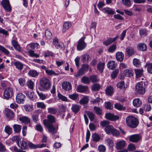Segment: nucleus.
Listing matches in <instances>:
<instances>
[{
	"instance_id": "b1692460",
	"label": "nucleus",
	"mask_w": 152,
	"mask_h": 152,
	"mask_svg": "<svg viewBox=\"0 0 152 152\" xmlns=\"http://www.w3.org/2000/svg\"><path fill=\"white\" fill-rule=\"evenodd\" d=\"M12 44L16 50L19 52H20L21 51L20 47L17 42L14 40H12Z\"/></svg>"
},
{
	"instance_id": "bf43d9fd",
	"label": "nucleus",
	"mask_w": 152,
	"mask_h": 152,
	"mask_svg": "<svg viewBox=\"0 0 152 152\" xmlns=\"http://www.w3.org/2000/svg\"><path fill=\"white\" fill-rule=\"evenodd\" d=\"M0 50L7 55L9 54V52L4 47L1 45H0Z\"/></svg>"
},
{
	"instance_id": "5701e85b",
	"label": "nucleus",
	"mask_w": 152,
	"mask_h": 152,
	"mask_svg": "<svg viewBox=\"0 0 152 152\" xmlns=\"http://www.w3.org/2000/svg\"><path fill=\"white\" fill-rule=\"evenodd\" d=\"M19 120L26 124H29L30 122V119L26 116H23L20 118Z\"/></svg>"
},
{
	"instance_id": "7c9ffc66",
	"label": "nucleus",
	"mask_w": 152,
	"mask_h": 152,
	"mask_svg": "<svg viewBox=\"0 0 152 152\" xmlns=\"http://www.w3.org/2000/svg\"><path fill=\"white\" fill-rule=\"evenodd\" d=\"M71 24L70 22H65L63 25V32H65L71 26Z\"/></svg>"
},
{
	"instance_id": "c85d7f7f",
	"label": "nucleus",
	"mask_w": 152,
	"mask_h": 152,
	"mask_svg": "<svg viewBox=\"0 0 152 152\" xmlns=\"http://www.w3.org/2000/svg\"><path fill=\"white\" fill-rule=\"evenodd\" d=\"M104 65V63L102 62H99L97 64V69L101 73H102V72Z\"/></svg>"
},
{
	"instance_id": "4be33fe9",
	"label": "nucleus",
	"mask_w": 152,
	"mask_h": 152,
	"mask_svg": "<svg viewBox=\"0 0 152 152\" xmlns=\"http://www.w3.org/2000/svg\"><path fill=\"white\" fill-rule=\"evenodd\" d=\"M25 96H16V100L17 102L19 104H23L24 102Z\"/></svg>"
},
{
	"instance_id": "1a4fd4ad",
	"label": "nucleus",
	"mask_w": 152,
	"mask_h": 152,
	"mask_svg": "<svg viewBox=\"0 0 152 152\" xmlns=\"http://www.w3.org/2000/svg\"><path fill=\"white\" fill-rule=\"evenodd\" d=\"M105 117L107 119L112 121H116L119 118L118 116L114 115L111 113L106 114L105 115Z\"/></svg>"
},
{
	"instance_id": "4d7b16f0",
	"label": "nucleus",
	"mask_w": 152,
	"mask_h": 152,
	"mask_svg": "<svg viewBox=\"0 0 152 152\" xmlns=\"http://www.w3.org/2000/svg\"><path fill=\"white\" fill-rule=\"evenodd\" d=\"M28 53H29L30 56L32 57L38 58L39 57V55L38 54H37L35 53L34 51L32 50H30L28 51Z\"/></svg>"
},
{
	"instance_id": "cd10ccee",
	"label": "nucleus",
	"mask_w": 152,
	"mask_h": 152,
	"mask_svg": "<svg viewBox=\"0 0 152 152\" xmlns=\"http://www.w3.org/2000/svg\"><path fill=\"white\" fill-rule=\"evenodd\" d=\"M102 10L109 15L113 14L115 13L114 11L112 9L108 7L103 8Z\"/></svg>"
},
{
	"instance_id": "ea45409f",
	"label": "nucleus",
	"mask_w": 152,
	"mask_h": 152,
	"mask_svg": "<svg viewBox=\"0 0 152 152\" xmlns=\"http://www.w3.org/2000/svg\"><path fill=\"white\" fill-rule=\"evenodd\" d=\"M145 66L147 67V70L148 72L152 74V63H147Z\"/></svg>"
},
{
	"instance_id": "f704fd0d",
	"label": "nucleus",
	"mask_w": 152,
	"mask_h": 152,
	"mask_svg": "<svg viewBox=\"0 0 152 152\" xmlns=\"http://www.w3.org/2000/svg\"><path fill=\"white\" fill-rule=\"evenodd\" d=\"M113 127L112 126L109 125V126L106 127L105 128V130L106 133L108 134H110L111 132L113 129Z\"/></svg>"
},
{
	"instance_id": "0e129e2a",
	"label": "nucleus",
	"mask_w": 152,
	"mask_h": 152,
	"mask_svg": "<svg viewBox=\"0 0 152 152\" xmlns=\"http://www.w3.org/2000/svg\"><path fill=\"white\" fill-rule=\"evenodd\" d=\"M94 109L96 113L98 115H101L102 114V110L101 108L99 107L95 106Z\"/></svg>"
},
{
	"instance_id": "69168bd1",
	"label": "nucleus",
	"mask_w": 152,
	"mask_h": 152,
	"mask_svg": "<svg viewBox=\"0 0 152 152\" xmlns=\"http://www.w3.org/2000/svg\"><path fill=\"white\" fill-rule=\"evenodd\" d=\"M135 149V147L134 144H131L128 147V150L129 151H132Z\"/></svg>"
},
{
	"instance_id": "603ef678",
	"label": "nucleus",
	"mask_w": 152,
	"mask_h": 152,
	"mask_svg": "<svg viewBox=\"0 0 152 152\" xmlns=\"http://www.w3.org/2000/svg\"><path fill=\"white\" fill-rule=\"evenodd\" d=\"M86 113L91 121H93L94 119V115L92 113L89 111H87L86 112Z\"/></svg>"
},
{
	"instance_id": "f03ea898",
	"label": "nucleus",
	"mask_w": 152,
	"mask_h": 152,
	"mask_svg": "<svg viewBox=\"0 0 152 152\" xmlns=\"http://www.w3.org/2000/svg\"><path fill=\"white\" fill-rule=\"evenodd\" d=\"M40 84L42 88L46 89L49 88L50 86V80L45 77H43L40 80Z\"/></svg>"
},
{
	"instance_id": "6e6552de",
	"label": "nucleus",
	"mask_w": 152,
	"mask_h": 152,
	"mask_svg": "<svg viewBox=\"0 0 152 152\" xmlns=\"http://www.w3.org/2000/svg\"><path fill=\"white\" fill-rule=\"evenodd\" d=\"M141 139V136L138 134L132 135L130 136L129 137V140L133 142H137Z\"/></svg>"
},
{
	"instance_id": "58836bf2",
	"label": "nucleus",
	"mask_w": 152,
	"mask_h": 152,
	"mask_svg": "<svg viewBox=\"0 0 152 152\" xmlns=\"http://www.w3.org/2000/svg\"><path fill=\"white\" fill-rule=\"evenodd\" d=\"M81 82L84 84H88L90 83L89 78L88 77L84 76L81 79Z\"/></svg>"
},
{
	"instance_id": "c756f323",
	"label": "nucleus",
	"mask_w": 152,
	"mask_h": 152,
	"mask_svg": "<svg viewBox=\"0 0 152 152\" xmlns=\"http://www.w3.org/2000/svg\"><path fill=\"white\" fill-rule=\"evenodd\" d=\"M92 140L94 142L99 141L101 138L100 136L96 133H93L92 135Z\"/></svg>"
},
{
	"instance_id": "2eb2a0df",
	"label": "nucleus",
	"mask_w": 152,
	"mask_h": 152,
	"mask_svg": "<svg viewBox=\"0 0 152 152\" xmlns=\"http://www.w3.org/2000/svg\"><path fill=\"white\" fill-rule=\"evenodd\" d=\"M28 145L30 148L33 149H35L37 148H42L46 147V144L44 143L35 145L34 144L31 142L28 143Z\"/></svg>"
},
{
	"instance_id": "e433bc0d",
	"label": "nucleus",
	"mask_w": 152,
	"mask_h": 152,
	"mask_svg": "<svg viewBox=\"0 0 152 152\" xmlns=\"http://www.w3.org/2000/svg\"><path fill=\"white\" fill-rule=\"evenodd\" d=\"M100 85L98 83H94L92 86V90L94 91H99L100 88Z\"/></svg>"
},
{
	"instance_id": "a19ab883",
	"label": "nucleus",
	"mask_w": 152,
	"mask_h": 152,
	"mask_svg": "<svg viewBox=\"0 0 152 152\" xmlns=\"http://www.w3.org/2000/svg\"><path fill=\"white\" fill-rule=\"evenodd\" d=\"M13 127L15 132L18 133L20 131L21 127L20 125L18 124H14L13 125Z\"/></svg>"
},
{
	"instance_id": "6ab92c4d",
	"label": "nucleus",
	"mask_w": 152,
	"mask_h": 152,
	"mask_svg": "<svg viewBox=\"0 0 152 152\" xmlns=\"http://www.w3.org/2000/svg\"><path fill=\"white\" fill-rule=\"evenodd\" d=\"M126 51L127 55L129 56H132L134 53V50L132 47H127L126 49Z\"/></svg>"
},
{
	"instance_id": "6e6d98bb",
	"label": "nucleus",
	"mask_w": 152,
	"mask_h": 152,
	"mask_svg": "<svg viewBox=\"0 0 152 152\" xmlns=\"http://www.w3.org/2000/svg\"><path fill=\"white\" fill-rule=\"evenodd\" d=\"M117 87L120 89H125L124 83V81H121L118 83L117 85Z\"/></svg>"
},
{
	"instance_id": "423d86ee",
	"label": "nucleus",
	"mask_w": 152,
	"mask_h": 152,
	"mask_svg": "<svg viewBox=\"0 0 152 152\" xmlns=\"http://www.w3.org/2000/svg\"><path fill=\"white\" fill-rule=\"evenodd\" d=\"M53 43L57 49H64V45L62 42H58V39L55 38L53 39Z\"/></svg>"
},
{
	"instance_id": "680f3d73",
	"label": "nucleus",
	"mask_w": 152,
	"mask_h": 152,
	"mask_svg": "<svg viewBox=\"0 0 152 152\" xmlns=\"http://www.w3.org/2000/svg\"><path fill=\"white\" fill-rule=\"evenodd\" d=\"M98 149L100 152H104L106 151V148L104 145H100L98 147Z\"/></svg>"
},
{
	"instance_id": "72a5a7b5",
	"label": "nucleus",
	"mask_w": 152,
	"mask_h": 152,
	"mask_svg": "<svg viewBox=\"0 0 152 152\" xmlns=\"http://www.w3.org/2000/svg\"><path fill=\"white\" fill-rule=\"evenodd\" d=\"M13 90L10 88H8L4 91V95H12L13 94Z\"/></svg>"
},
{
	"instance_id": "412c9836",
	"label": "nucleus",
	"mask_w": 152,
	"mask_h": 152,
	"mask_svg": "<svg viewBox=\"0 0 152 152\" xmlns=\"http://www.w3.org/2000/svg\"><path fill=\"white\" fill-rule=\"evenodd\" d=\"M126 145L125 142L124 141H121L118 142L116 145V148L117 149H120L124 148Z\"/></svg>"
},
{
	"instance_id": "f257e3e1",
	"label": "nucleus",
	"mask_w": 152,
	"mask_h": 152,
	"mask_svg": "<svg viewBox=\"0 0 152 152\" xmlns=\"http://www.w3.org/2000/svg\"><path fill=\"white\" fill-rule=\"evenodd\" d=\"M126 123L129 127L131 128H135L138 125L139 121L136 117L129 116L126 118Z\"/></svg>"
},
{
	"instance_id": "49530a36",
	"label": "nucleus",
	"mask_w": 152,
	"mask_h": 152,
	"mask_svg": "<svg viewBox=\"0 0 152 152\" xmlns=\"http://www.w3.org/2000/svg\"><path fill=\"white\" fill-rule=\"evenodd\" d=\"M124 74L126 77H130L132 75V71L131 70L126 69L124 72Z\"/></svg>"
},
{
	"instance_id": "39448f33",
	"label": "nucleus",
	"mask_w": 152,
	"mask_h": 152,
	"mask_svg": "<svg viewBox=\"0 0 152 152\" xmlns=\"http://www.w3.org/2000/svg\"><path fill=\"white\" fill-rule=\"evenodd\" d=\"M85 37H82L79 41L77 45V49L78 50L80 51L85 49L86 46L87 44L85 42Z\"/></svg>"
},
{
	"instance_id": "dca6fc26",
	"label": "nucleus",
	"mask_w": 152,
	"mask_h": 152,
	"mask_svg": "<svg viewBox=\"0 0 152 152\" xmlns=\"http://www.w3.org/2000/svg\"><path fill=\"white\" fill-rule=\"evenodd\" d=\"M116 58L117 60L120 62L123 60L124 55L121 52H118L116 53Z\"/></svg>"
},
{
	"instance_id": "de8ad7c7",
	"label": "nucleus",
	"mask_w": 152,
	"mask_h": 152,
	"mask_svg": "<svg viewBox=\"0 0 152 152\" xmlns=\"http://www.w3.org/2000/svg\"><path fill=\"white\" fill-rule=\"evenodd\" d=\"M116 49V45L113 44L108 49L107 51L110 53H113L115 50Z\"/></svg>"
},
{
	"instance_id": "0eeeda50",
	"label": "nucleus",
	"mask_w": 152,
	"mask_h": 152,
	"mask_svg": "<svg viewBox=\"0 0 152 152\" xmlns=\"http://www.w3.org/2000/svg\"><path fill=\"white\" fill-rule=\"evenodd\" d=\"M2 6L7 11H10L11 10V6L8 0H3L1 2Z\"/></svg>"
},
{
	"instance_id": "052dcab7",
	"label": "nucleus",
	"mask_w": 152,
	"mask_h": 152,
	"mask_svg": "<svg viewBox=\"0 0 152 152\" xmlns=\"http://www.w3.org/2000/svg\"><path fill=\"white\" fill-rule=\"evenodd\" d=\"M111 134H112L114 136H117L119 135L120 133L118 130L115 129H113L111 132Z\"/></svg>"
},
{
	"instance_id": "3c124183",
	"label": "nucleus",
	"mask_w": 152,
	"mask_h": 152,
	"mask_svg": "<svg viewBox=\"0 0 152 152\" xmlns=\"http://www.w3.org/2000/svg\"><path fill=\"white\" fill-rule=\"evenodd\" d=\"M115 107L119 110H125V108L119 103H116L114 105Z\"/></svg>"
},
{
	"instance_id": "393cba45",
	"label": "nucleus",
	"mask_w": 152,
	"mask_h": 152,
	"mask_svg": "<svg viewBox=\"0 0 152 152\" xmlns=\"http://www.w3.org/2000/svg\"><path fill=\"white\" fill-rule=\"evenodd\" d=\"M105 91L107 94L112 95L113 94V88L112 86H110L107 87Z\"/></svg>"
},
{
	"instance_id": "ddd939ff",
	"label": "nucleus",
	"mask_w": 152,
	"mask_h": 152,
	"mask_svg": "<svg viewBox=\"0 0 152 152\" xmlns=\"http://www.w3.org/2000/svg\"><path fill=\"white\" fill-rule=\"evenodd\" d=\"M5 114L6 116L10 118H13L14 117V113L11 110L8 108H6L5 110Z\"/></svg>"
},
{
	"instance_id": "4c0bfd02",
	"label": "nucleus",
	"mask_w": 152,
	"mask_h": 152,
	"mask_svg": "<svg viewBox=\"0 0 152 152\" xmlns=\"http://www.w3.org/2000/svg\"><path fill=\"white\" fill-rule=\"evenodd\" d=\"M135 71L137 77H140L143 75L142 69H136L135 70Z\"/></svg>"
},
{
	"instance_id": "338daca9",
	"label": "nucleus",
	"mask_w": 152,
	"mask_h": 152,
	"mask_svg": "<svg viewBox=\"0 0 152 152\" xmlns=\"http://www.w3.org/2000/svg\"><path fill=\"white\" fill-rule=\"evenodd\" d=\"M118 72L119 70L117 69H116L114 71L111 75L112 77L113 78H115L118 74Z\"/></svg>"
},
{
	"instance_id": "37998d69",
	"label": "nucleus",
	"mask_w": 152,
	"mask_h": 152,
	"mask_svg": "<svg viewBox=\"0 0 152 152\" xmlns=\"http://www.w3.org/2000/svg\"><path fill=\"white\" fill-rule=\"evenodd\" d=\"M90 81L92 83L96 82L99 81L96 75H93L90 76L89 77Z\"/></svg>"
},
{
	"instance_id": "f3484780",
	"label": "nucleus",
	"mask_w": 152,
	"mask_h": 152,
	"mask_svg": "<svg viewBox=\"0 0 152 152\" xmlns=\"http://www.w3.org/2000/svg\"><path fill=\"white\" fill-rule=\"evenodd\" d=\"M117 65V64L115 61H111L108 62L107 64L108 68L110 69L113 70L115 69Z\"/></svg>"
},
{
	"instance_id": "aec40b11",
	"label": "nucleus",
	"mask_w": 152,
	"mask_h": 152,
	"mask_svg": "<svg viewBox=\"0 0 152 152\" xmlns=\"http://www.w3.org/2000/svg\"><path fill=\"white\" fill-rule=\"evenodd\" d=\"M47 118L48 119V120L45 119L43 120V123L44 124V121L45 120L47 121L48 124H52L55 121V117L51 115H48Z\"/></svg>"
},
{
	"instance_id": "c9c22d12",
	"label": "nucleus",
	"mask_w": 152,
	"mask_h": 152,
	"mask_svg": "<svg viewBox=\"0 0 152 152\" xmlns=\"http://www.w3.org/2000/svg\"><path fill=\"white\" fill-rule=\"evenodd\" d=\"M24 107L25 110L27 112H31L33 110V105H25Z\"/></svg>"
},
{
	"instance_id": "a18cd8bd",
	"label": "nucleus",
	"mask_w": 152,
	"mask_h": 152,
	"mask_svg": "<svg viewBox=\"0 0 152 152\" xmlns=\"http://www.w3.org/2000/svg\"><path fill=\"white\" fill-rule=\"evenodd\" d=\"M88 97L86 96L84 97L82 99H81L79 101V103L80 104H85L88 103Z\"/></svg>"
},
{
	"instance_id": "473e14b6",
	"label": "nucleus",
	"mask_w": 152,
	"mask_h": 152,
	"mask_svg": "<svg viewBox=\"0 0 152 152\" xmlns=\"http://www.w3.org/2000/svg\"><path fill=\"white\" fill-rule=\"evenodd\" d=\"M133 103L134 106L139 107L141 104V102L140 100L139 99H135L133 100Z\"/></svg>"
},
{
	"instance_id": "e2e57ef3",
	"label": "nucleus",
	"mask_w": 152,
	"mask_h": 152,
	"mask_svg": "<svg viewBox=\"0 0 152 152\" xmlns=\"http://www.w3.org/2000/svg\"><path fill=\"white\" fill-rule=\"evenodd\" d=\"M48 112L52 114H55L57 112V110L53 107H50L48 109Z\"/></svg>"
},
{
	"instance_id": "13d9d810",
	"label": "nucleus",
	"mask_w": 152,
	"mask_h": 152,
	"mask_svg": "<svg viewBox=\"0 0 152 152\" xmlns=\"http://www.w3.org/2000/svg\"><path fill=\"white\" fill-rule=\"evenodd\" d=\"M110 122L107 121H103L101 122L100 123L101 125L103 127H107V126H109L110 124Z\"/></svg>"
},
{
	"instance_id": "2f4dec72",
	"label": "nucleus",
	"mask_w": 152,
	"mask_h": 152,
	"mask_svg": "<svg viewBox=\"0 0 152 152\" xmlns=\"http://www.w3.org/2000/svg\"><path fill=\"white\" fill-rule=\"evenodd\" d=\"M80 106L77 104H72V111L75 113H77L79 110Z\"/></svg>"
},
{
	"instance_id": "7ed1b4c3",
	"label": "nucleus",
	"mask_w": 152,
	"mask_h": 152,
	"mask_svg": "<svg viewBox=\"0 0 152 152\" xmlns=\"http://www.w3.org/2000/svg\"><path fill=\"white\" fill-rule=\"evenodd\" d=\"M136 93L138 94L142 95L145 94V89L143 86V83L140 82L138 83L136 86Z\"/></svg>"
},
{
	"instance_id": "09e8293b",
	"label": "nucleus",
	"mask_w": 152,
	"mask_h": 152,
	"mask_svg": "<svg viewBox=\"0 0 152 152\" xmlns=\"http://www.w3.org/2000/svg\"><path fill=\"white\" fill-rule=\"evenodd\" d=\"M45 35L46 38L49 39H50L52 37L51 33L48 30H46Z\"/></svg>"
},
{
	"instance_id": "c03bdc74",
	"label": "nucleus",
	"mask_w": 152,
	"mask_h": 152,
	"mask_svg": "<svg viewBox=\"0 0 152 152\" xmlns=\"http://www.w3.org/2000/svg\"><path fill=\"white\" fill-rule=\"evenodd\" d=\"M139 33L141 36L143 37L146 36L147 34V31L145 29L141 28L139 30Z\"/></svg>"
},
{
	"instance_id": "9d476101",
	"label": "nucleus",
	"mask_w": 152,
	"mask_h": 152,
	"mask_svg": "<svg viewBox=\"0 0 152 152\" xmlns=\"http://www.w3.org/2000/svg\"><path fill=\"white\" fill-rule=\"evenodd\" d=\"M91 59V57L87 53H85L81 56V60L83 63H88Z\"/></svg>"
},
{
	"instance_id": "20e7f679",
	"label": "nucleus",
	"mask_w": 152,
	"mask_h": 152,
	"mask_svg": "<svg viewBox=\"0 0 152 152\" xmlns=\"http://www.w3.org/2000/svg\"><path fill=\"white\" fill-rule=\"evenodd\" d=\"M44 122V125L48 128L49 132L51 133L52 134H55L57 133V129L54 127L53 124H48L46 120Z\"/></svg>"
},
{
	"instance_id": "a878e982",
	"label": "nucleus",
	"mask_w": 152,
	"mask_h": 152,
	"mask_svg": "<svg viewBox=\"0 0 152 152\" xmlns=\"http://www.w3.org/2000/svg\"><path fill=\"white\" fill-rule=\"evenodd\" d=\"M18 144L19 146L22 149H25L27 148V143L24 141H21L20 143L18 142Z\"/></svg>"
},
{
	"instance_id": "864d4df0",
	"label": "nucleus",
	"mask_w": 152,
	"mask_h": 152,
	"mask_svg": "<svg viewBox=\"0 0 152 152\" xmlns=\"http://www.w3.org/2000/svg\"><path fill=\"white\" fill-rule=\"evenodd\" d=\"M12 128L10 127L9 126H7L5 128V132L8 134H10L12 132Z\"/></svg>"
},
{
	"instance_id": "a211bd4d",
	"label": "nucleus",
	"mask_w": 152,
	"mask_h": 152,
	"mask_svg": "<svg viewBox=\"0 0 152 152\" xmlns=\"http://www.w3.org/2000/svg\"><path fill=\"white\" fill-rule=\"evenodd\" d=\"M137 48L138 50L145 51L146 50L147 46L146 44L143 43H139L137 44Z\"/></svg>"
},
{
	"instance_id": "4468645a",
	"label": "nucleus",
	"mask_w": 152,
	"mask_h": 152,
	"mask_svg": "<svg viewBox=\"0 0 152 152\" xmlns=\"http://www.w3.org/2000/svg\"><path fill=\"white\" fill-rule=\"evenodd\" d=\"M88 89V87L87 86L79 85L77 86V91L78 92L83 93L87 91Z\"/></svg>"
},
{
	"instance_id": "9b49d317",
	"label": "nucleus",
	"mask_w": 152,
	"mask_h": 152,
	"mask_svg": "<svg viewBox=\"0 0 152 152\" xmlns=\"http://www.w3.org/2000/svg\"><path fill=\"white\" fill-rule=\"evenodd\" d=\"M118 36H117L115 37L114 38H109L107 39L106 40L103 42V44L106 46H107L111 44L112 43L114 42L118 38Z\"/></svg>"
},
{
	"instance_id": "774afa93",
	"label": "nucleus",
	"mask_w": 152,
	"mask_h": 152,
	"mask_svg": "<svg viewBox=\"0 0 152 152\" xmlns=\"http://www.w3.org/2000/svg\"><path fill=\"white\" fill-rule=\"evenodd\" d=\"M27 85L30 89H33L34 87V83L31 80H29L27 82Z\"/></svg>"
},
{
	"instance_id": "8fccbe9b",
	"label": "nucleus",
	"mask_w": 152,
	"mask_h": 152,
	"mask_svg": "<svg viewBox=\"0 0 152 152\" xmlns=\"http://www.w3.org/2000/svg\"><path fill=\"white\" fill-rule=\"evenodd\" d=\"M140 61L137 58H134L133 60L134 65L137 67H138L140 65Z\"/></svg>"
},
{
	"instance_id": "5fc2aeb1",
	"label": "nucleus",
	"mask_w": 152,
	"mask_h": 152,
	"mask_svg": "<svg viewBox=\"0 0 152 152\" xmlns=\"http://www.w3.org/2000/svg\"><path fill=\"white\" fill-rule=\"evenodd\" d=\"M85 72L81 68L78 71L77 73L75 75V76L76 77H78L83 75L84 74Z\"/></svg>"
},
{
	"instance_id": "79ce46f5",
	"label": "nucleus",
	"mask_w": 152,
	"mask_h": 152,
	"mask_svg": "<svg viewBox=\"0 0 152 152\" xmlns=\"http://www.w3.org/2000/svg\"><path fill=\"white\" fill-rule=\"evenodd\" d=\"M28 74L33 77H35L39 75L38 73L35 70L30 71L28 72Z\"/></svg>"
},
{
	"instance_id": "bb28decb",
	"label": "nucleus",
	"mask_w": 152,
	"mask_h": 152,
	"mask_svg": "<svg viewBox=\"0 0 152 152\" xmlns=\"http://www.w3.org/2000/svg\"><path fill=\"white\" fill-rule=\"evenodd\" d=\"M14 64L15 67L20 70H21L23 69V65L20 62L16 61Z\"/></svg>"
},
{
	"instance_id": "f8f14e48",
	"label": "nucleus",
	"mask_w": 152,
	"mask_h": 152,
	"mask_svg": "<svg viewBox=\"0 0 152 152\" xmlns=\"http://www.w3.org/2000/svg\"><path fill=\"white\" fill-rule=\"evenodd\" d=\"M62 86L63 89L66 91L71 90L72 87L71 84L67 82H64L62 84Z\"/></svg>"
}]
</instances>
